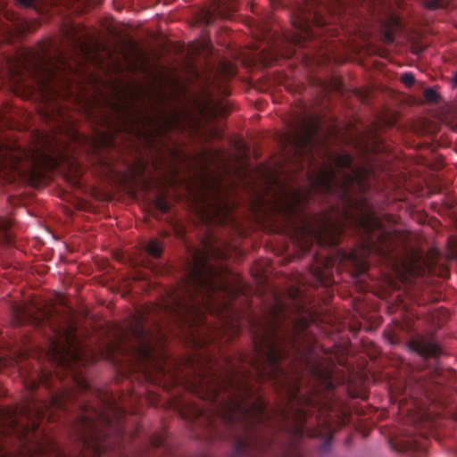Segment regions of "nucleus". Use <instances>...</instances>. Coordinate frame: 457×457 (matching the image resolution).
Instances as JSON below:
<instances>
[{
	"label": "nucleus",
	"instance_id": "ddd939ff",
	"mask_svg": "<svg viewBox=\"0 0 457 457\" xmlns=\"http://www.w3.org/2000/svg\"><path fill=\"white\" fill-rule=\"evenodd\" d=\"M372 219L373 218L371 214L369 212L365 211L363 216L360 219L359 222L364 228L370 229L372 226Z\"/></svg>",
	"mask_w": 457,
	"mask_h": 457
},
{
	"label": "nucleus",
	"instance_id": "6e6552de",
	"mask_svg": "<svg viewBox=\"0 0 457 457\" xmlns=\"http://www.w3.org/2000/svg\"><path fill=\"white\" fill-rule=\"evenodd\" d=\"M409 347L425 357L436 355L439 352V347L436 343L425 339L413 340L409 344Z\"/></svg>",
	"mask_w": 457,
	"mask_h": 457
},
{
	"label": "nucleus",
	"instance_id": "393cba45",
	"mask_svg": "<svg viewBox=\"0 0 457 457\" xmlns=\"http://www.w3.org/2000/svg\"><path fill=\"white\" fill-rule=\"evenodd\" d=\"M315 22H316V23H317V25H319V26H321V25L323 24L321 21H320L318 20V18H317V17L315 18Z\"/></svg>",
	"mask_w": 457,
	"mask_h": 457
},
{
	"label": "nucleus",
	"instance_id": "9d476101",
	"mask_svg": "<svg viewBox=\"0 0 457 457\" xmlns=\"http://www.w3.org/2000/svg\"><path fill=\"white\" fill-rule=\"evenodd\" d=\"M400 21L397 16L393 15L388 21L384 24L383 36L386 43H391L394 40V32L399 27Z\"/></svg>",
	"mask_w": 457,
	"mask_h": 457
},
{
	"label": "nucleus",
	"instance_id": "1a4fd4ad",
	"mask_svg": "<svg viewBox=\"0 0 457 457\" xmlns=\"http://www.w3.org/2000/svg\"><path fill=\"white\" fill-rule=\"evenodd\" d=\"M207 214L208 219H213L218 221H223L228 212V205L221 199H217L212 204Z\"/></svg>",
	"mask_w": 457,
	"mask_h": 457
},
{
	"label": "nucleus",
	"instance_id": "6ab92c4d",
	"mask_svg": "<svg viewBox=\"0 0 457 457\" xmlns=\"http://www.w3.org/2000/svg\"><path fill=\"white\" fill-rule=\"evenodd\" d=\"M312 137L308 135L307 138L303 142V145L309 149L312 147Z\"/></svg>",
	"mask_w": 457,
	"mask_h": 457
},
{
	"label": "nucleus",
	"instance_id": "f257e3e1",
	"mask_svg": "<svg viewBox=\"0 0 457 457\" xmlns=\"http://www.w3.org/2000/svg\"><path fill=\"white\" fill-rule=\"evenodd\" d=\"M351 162L349 154L337 155L334 165L322 167L312 182V188L338 194L343 197L363 191L370 172L367 169L361 168L352 170V174L343 173L341 170L348 167Z\"/></svg>",
	"mask_w": 457,
	"mask_h": 457
},
{
	"label": "nucleus",
	"instance_id": "0eeeda50",
	"mask_svg": "<svg viewBox=\"0 0 457 457\" xmlns=\"http://www.w3.org/2000/svg\"><path fill=\"white\" fill-rule=\"evenodd\" d=\"M209 268L203 262H197L190 275V281L199 289L206 291V293L216 290L217 286L212 278H204V273L209 272Z\"/></svg>",
	"mask_w": 457,
	"mask_h": 457
},
{
	"label": "nucleus",
	"instance_id": "4be33fe9",
	"mask_svg": "<svg viewBox=\"0 0 457 457\" xmlns=\"http://www.w3.org/2000/svg\"><path fill=\"white\" fill-rule=\"evenodd\" d=\"M96 454H100V447L98 445L92 446Z\"/></svg>",
	"mask_w": 457,
	"mask_h": 457
},
{
	"label": "nucleus",
	"instance_id": "423d86ee",
	"mask_svg": "<svg viewBox=\"0 0 457 457\" xmlns=\"http://www.w3.org/2000/svg\"><path fill=\"white\" fill-rule=\"evenodd\" d=\"M329 226L330 224L327 221L317 224L316 220L306 219L297 233L300 238L306 241L320 240L328 233Z\"/></svg>",
	"mask_w": 457,
	"mask_h": 457
},
{
	"label": "nucleus",
	"instance_id": "aec40b11",
	"mask_svg": "<svg viewBox=\"0 0 457 457\" xmlns=\"http://www.w3.org/2000/svg\"><path fill=\"white\" fill-rule=\"evenodd\" d=\"M439 4L436 2H429L427 4V7L428 8H436L437 7Z\"/></svg>",
	"mask_w": 457,
	"mask_h": 457
},
{
	"label": "nucleus",
	"instance_id": "9b49d317",
	"mask_svg": "<svg viewBox=\"0 0 457 457\" xmlns=\"http://www.w3.org/2000/svg\"><path fill=\"white\" fill-rule=\"evenodd\" d=\"M264 403L262 401L258 400L246 411L247 415L253 417L256 421H261L264 412Z\"/></svg>",
	"mask_w": 457,
	"mask_h": 457
},
{
	"label": "nucleus",
	"instance_id": "4468645a",
	"mask_svg": "<svg viewBox=\"0 0 457 457\" xmlns=\"http://www.w3.org/2000/svg\"><path fill=\"white\" fill-rule=\"evenodd\" d=\"M424 97L428 102H436L438 98V94L434 88H427L424 91Z\"/></svg>",
	"mask_w": 457,
	"mask_h": 457
},
{
	"label": "nucleus",
	"instance_id": "412c9836",
	"mask_svg": "<svg viewBox=\"0 0 457 457\" xmlns=\"http://www.w3.org/2000/svg\"><path fill=\"white\" fill-rule=\"evenodd\" d=\"M235 409L237 411H242L243 409H244V406L242 405V403H237L235 405Z\"/></svg>",
	"mask_w": 457,
	"mask_h": 457
},
{
	"label": "nucleus",
	"instance_id": "f8f14e48",
	"mask_svg": "<svg viewBox=\"0 0 457 457\" xmlns=\"http://www.w3.org/2000/svg\"><path fill=\"white\" fill-rule=\"evenodd\" d=\"M162 251V246L160 244V242L157 241L156 239L151 240L146 246V252L150 255H152L155 258H157L161 255Z\"/></svg>",
	"mask_w": 457,
	"mask_h": 457
},
{
	"label": "nucleus",
	"instance_id": "39448f33",
	"mask_svg": "<svg viewBox=\"0 0 457 457\" xmlns=\"http://www.w3.org/2000/svg\"><path fill=\"white\" fill-rule=\"evenodd\" d=\"M429 266L430 263L425 262L420 253H415L405 258L402 264V270L398 271L399 276L403 279L421 276Z\"/></svg>",
	"mask_w": 457,
	"mask_h": 457
},
{
	"label": "nucleus",
	"instance_id": "dca6fc26",
	"mask_svg": "<svg viewBox=\"0 0 457 457\" xmlns=\"http://www.w3.org/2000/svg\"><path fill=\"white\" fill-rule=\"evenodd\" d=\"M293 24L295 27H297L300 30H302V31H303L304 33L307 34V30H308V28H309V25H308V23L305 21H293Z\"/></svg>",
	"mask_w": 457,
	"mask_h": 457
},
{
	"label": "nucleus",
	"instance_id": "2eb2a0df",
	"mask_svg": "<svg viewBox=\"0 0 457 457\" xmlns=\"http://www.w3.org/2000/svg\"><path fill=\"white\" fill-rule=\"evenodd\" d=\"M403 83L407 87H411L414 83V76L411 73H404L401 78Z\"/></svg>",
	"mask_w": 457,
	"mask_h": 457
},
{
	"label": "nucleus",
	"instance_id": "7ed1b4c3",
	"mask_svg": "<svg viewBox=\"0 0 457 457\" xmlns=\"http://www.w3.org/2000/svg\"><path fill=\"white\" fill-rule=\"evenodd\" d=\"M256 350L261 355H265L267 361V368H265V374L271 378L277 376V373L281 372L278 365V361L282 358V352L275 345L269 338H264L260 345L256 344Z\"/></svg>",
	"mask_w": 457,
	"mask_h": 457
},
{
	"label": "nucleus",
	"instance_id": "a211bd4d",
	"mask_svg": "<svg viewBox=\"0 0 457 457\" xmlns=\"http://www.w3.org/2000/svg\"><path fill=\"white\" fill-rule=\"evenodd\" d=\"M18 2L21 5L29 7L33 4L34 0H18Z\"/></svg>",
	"mask_w": 457,
	"mask_h": 457
},
{
	"label": "nucleus",
	"instance_id": "5701e85b",
	"mask_svg": "<svg viewBox=\"0 0 457 457\" xmlns=\"http://www.w3.org/2000/svg\"><path fill=\"white\" fill-rule=\"evenodd\" d=\"M157 205L162 210L165 211L166 207L164 204H162L160 201H158Z\"/></svg>",
	"mask_w": 457,
	"mask_h": 457
},
{
	"label": "nucleus",
	"instance_id": "f3484780",
	"mask_svg": "<svg viewBox=\"0 0 457 457\" xmlns=\"http://www.w3.org/2000/svg\"><path fill=\"white\" fill-rule=\"evenodd\" d=\"M212 19H213V14H212V13H211V12H209V11H208V12H205L203 14L202 18H201V20H202L204 23H207V24H209V23L212 22Z\"/></svg>",
	"mask_w": 457,
	"mask_h": 457
},
{
	"label": "nucleus",
	"instance_id": "a878e982",
	"mask_svg": "<svg viewBox=\"0 0 457 457\" xmlns=\"http://www.w3.org/2000/svg\"><path fill=\"white\" fill-rule=\"evenodd\" d=\"M454 82L457 85V73L454 75Z\"/></svg>",
	"mask_w": 457,
	"mask_h": 457
},
{
	"label": "nucleus",
	"instance_id": "20e7f679",
	"mask_svg": "<svg viewBox=\"0 0 457 457\" xmlns=\"http://www.w3.org/2000/svg\"><path fill=\"white\" fill-rule=\"evenodd\" d=\"M304 200L305 195L302 192L283 187L277 200L276 208L289 216L296 211L298 205Z\"/></svg>",
	"mask_w": 457,
	"mask_h": 457
},
{
	"label": "nucleus",
	"instance_id": "f03ea898",
	"mask_svg": "<svg viewBox=\"0 0 457 457\" xmlns=\"http://www.w3.org/2000/svg\"><path fill=\"white\" fill-rule=\"evenodd\" d=\"M51 358L62 363L71 354L73 358H79V352L75 347L74 335L71 328L64 332L62 337L53 341L50 345Z\"/></svg>",
	"mask_w": 457,
	"mask_h": 457
},
{
	"label": "nucleus",
	"instance_id": "b1692460",
	"mask_svg": "<svg viewBox=\"0 0 457 457\" xmlns=\"http://www.w3.org/2000/svg\"><path fill=\"white\" fill-rule=\"evenodd\" d=\"M218 15L222 18H228V16L225 15L220 10L218 11Z\"/></svg>",
	"mask_w": 457,
	"mask_h": 457
}]
</instances>
